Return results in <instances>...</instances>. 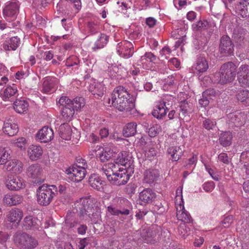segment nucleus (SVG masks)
<instances>
[{
  "instance_id": "nucleus-9",
  "label": "nucleus",
  "mask_w": 249,
  "mask_h": 249,
  "mask_svg": "<svg viewBox=\"0 0 249 249\" xmlns=\"http://www.w3.org/2000/svg\"><path fill=\"white\" fill-rule=\"evenodd\" d=\"M115 164L124 167V169L130 170L131 172L133 169V160L132 154L126 151H123L118 154L117 158L114 160Z\"/></svg>"
},
{
  "instance_id": "nucleus-47",
  "label": "nucleus",
  "mask_w": 249,
  "mask_h": 249,
  "mask_svg": "<svg viewBox=\"0 0 249 249\" xmlns=\"http://www.w3.org/2000/svg\"><path fill=\"white\" fill-rule=\"evenodd\" d=\"M71 105L75 111H78L85 106V101L83 97H77L71 100Z\"/></svg>"
},
{
  "instance_id": "nucleus-33",
  "label": "nucleus",
  "mask_w": 249,
  "mask_h": 249,
  "mask_svg": "<svg viewBox=\"0 0 249 249\" xmlns=\"http://www.w3.org/2000/svg\"><path fill=\"white\" fill-rule=\"evenodd\" d=\"M59 136L62 139L68 141L71 139L72 134L71 126L66 124H62L58 129Z\"/></svg>"
},
{
  "instance_id": "nucleus-58",
  "label": "nucleus",
  "mask_w": 249,
  "mask_h": 249,
  "mask_svg": "<svg viewBox=\"0 0 249 249\" xmlns=\"http://www.w3.org/2000/svg\"><path fill=\"white\" fill-rule=\"evenodd\" d=\"M180 111L183 115L185 116L188 112L189 104L185 100L181 101L179 105Z\"/></svg>"
},
{
  "instance_id": "nucleus-38",
  "label": "nucleus",
  "mask_w": 249,
  "mask_h": 249,
  "mask_svg": "<svg viewBox=\"0 0 249 249\" xmlns=\"http://www.w3.org/2000/svg\"><path fill=\"white\" fill-rule=\"evenodd\" d=\"M28 103L23 100H17L14 103V108L18 113H24L28 108Z\"/></svg>"
},
{
  "instance_id": "nucleus-52",
  "label": "nucleus",
  "mask_w": 249,
  "mask_h": 249,
  "mask_svg": "<svg viewBox=\"0 0 249 249\" xmlns=\"http://www.w3.org/2000/svg\"><path fill=\"white\" fill-rule=\"evenodd\" d=\"M79 60L75 56H71L68 58L66 62V65L67 67H73V69H77L79 64Z\"/></svg>"
},
{
  "instance_id": "nucleus-3",
  "label": "nucleus",
  "mask_w": 249,
  "mask_h": 249,
  "mask_svg": "<svg viewBox=\"0 0 249 249\" xmlns=\"http://www.w3.org/2000/svg\"><path fill=\"white\" fill-rule=\"evenodd\" d=\"M236 66L232 62H228L223 64L219 72H216L213 76V80L221 85H224L232 82L236 75ZM213 80L209 76L203 77V85H210Z\"/></svg>"
},
{
  "instance_id": "nucleus-60",
  "label": "nucleus",
  "mask_w": 249,
  "mask_h": 249,
  "mask_svg": "<svg viewBox=\"0 0 249 249\" xmlns=\"http://www.w3.org/2000/svg\"><path fill=\"white\" fill-rule=\"evenodd\" d=\"M178 232L182 237L185 238L188 235V230L185 223H181L178 228Z\"/></svg>"
},
{
  "instance_id": "nucleus-31",
  "label": "nucleus",
  "mask_w": 249,
  "mask_h": 249,
  "mask_svg": "<svg viewBox=\"0 0 249 249\" xmlns=\"http://www.w3.org/2000/svg\"><path fill=\"white\" fill-rule=\"evenodd\" d=\"M89 182L90 186L94 189L100 191L103 189V181L98 175H91L89 178Z\"/></svg>"
},
{
  "instance_id": "nucleus-13",
  "label": "nucleus",
  "mask_w": 249,
  "mask_h": 249,
  "mask_svg": "<svg viewBox=\"0 0 249 249\" xmlns=\"http://www.w3.org/2000/svg\"><path fill=\"white\" fill-rule=\"evenodd\" d=\"M116 152V149L113 145L109 143L100 147L97 150L96 155L102 161L105 162L113 156Z\"/></svg>"
},
{
  "instance_id": "nucleus-16",
  "label": "nucleus",
  "mask_w": 249,
  "mask_h": 249,
  "mask_svg": "<svg viewBox=\"0 0 249 249\" xmlns=\"http://www.w3.org/2000/svg\"><path fill=\"white\" fill-rule=\"evenodd\" d=\"M166 100L165 98H163L156 103L152 113L154 117L161 119L165 116L168 110V106L171 105L169 102H166Z\"/></svg>"
},
{
  "instance_id": "nucleus-20",
  "label": "nucleus",
  "mask_w": 249,
  "mask_h": 249,
  "mask_svg": "<svg viewBox=\"0 0 249 249\" xmlns=\"http://www.w3.org/2000/svg\"><path fill=\"white\" fill-rule=\"evenodd\" d=\"M36 137L40 142H48L53 139V132L51 128L45 126L38 131Z\"/></svg>"
},
{
  "instance_id": "nucleus-19",
  "label": "nucleus",
  "mask_w": 249,
  "mask_h": 249,
  "mask_svg": "<svg viewBox=\"0 0 249 249\" xmlns=\"http://www.w3.org/2000/svg\"><path fill=\"white\" fill-rule=\"evenodd\" d=\"M219 49L221 53L224 55H229L233 53V45L228 36H224L221 37Z\"/></svg>"
},
{
  "instance_id": "nucleus-56",
  "label": "nucleus",
  "mask_w": 249,
  "mask_h": 249,
  "mask_svg": "<svg viewBox=\"0 0 249 249\" xmlns=\"http://www.w3.org/2000/svg\"><path fill=\"white\" fill-rule=\"evenodd\" d=\"M86 31H88L91 34L96 33L99 30V26L97 23L94 22H89L86 27Z\"/></svg>"
},
{
  "instance_id": "nucleus-44",
  "label": "nucleus",
  "mask_w": 249,
  "mask_h": 249,
  "mask_svg": "<svg viewBox=\"0 0 249 249\" xmlns=\"http://www.w3.org/2000/svg\"><path fill=\"white\" fill-rule=\"evenodd\" d=\"M202 58L199 56L192 67V71L195 74L199 77V80H201L200 76L202 73Z\"/></svg>"
},
{
  "instance_id": "nucleus-8",
  "label": "nucleus",
  "mask_w": 249,
  "mask_h": 249,
  "mask_svg": "<svg viewBox=\"0 0 249 249\" xmlns=\"http://www.w3.org/2000/svg\"><path fill=\"white\" fill-rule=\"evenodd\" d=\"M19 4L17 1L7 2L3 9V15L5 19L9 21L15 19L19 13Z\"/></svg>"
},
{
  "instance_id": "nucleus-25",
  "label": "nucleus",
  "mask_w": 249,
  "mask_h": 249,
  "mask_svg": "<svg viewBox=\"0 0 249 249\" xmlns=\"http://www.w3.org/2000/svg\"><path fill=\"white\" fill-rule=\"evenodd\" d=\"M58 83V79L55 77H46L43 79L42 91L48 93L52 91Z\"/></svg>"
},
{
  "instance_id": "nucleus-10",
  "label": "nucleus",
  "mask_w": 249,
  "mask_h": 249,
  "mask_svg": "<svg viewBox=\"0 0 249 249\" xmlns=\"http://www.w3.org/2000/svg\"><path fill=\"white\" fill-rule=\"evenodd\" d=\"M58 103L60 105L64 106L61 111L63 118L66 121H71L75 111L71 105V100L67 96H62L59 99Z\"/></svg>"
},
{
  "instance_id": "nucleus-62",
  "label": "nucleus",
  "mask_w": 249,
  "mask_h": 249,
  "mask_svg": "<svg viewBox=\"0 0 249 249\" xmlns=\"http://www.w3.org/2000/svg\"><path fill=\"white\" fill-rule=\"evenodd\" d=\"M233 217L231 215H229L226 217L221 222L220 226L223 228H227L230 226L232 222Z\"/></svg>"
},
{
  "instance_id": "nucleus-24",
  "label": "nucleus",
  "mask_w": 249,
  "mask_h": 249,
  "mask_svg": "<svg viewBox=\"0 0 249 249\" xmlns=\"http://www.w3.org/2000/svg\"><path fill=\"white\" fill-rule=\"evenodd\" d=\"M23 216V212L21 210L18 208H13L7 213L6 219L11 223L18 224Z\"/></svg>"
},
{
  "instance_id": "nucleus-51",
  "label": "nucleus",
  "mask_w": 249,
  "mask_h": 249,
  "mask_svg": "<svg viewBox=\"0 0 249 249\" xmlns=\"http://www.w3.org/2000/svg\"><path fill=\"white\" fill-rule=\"evenodd\" d=\"M174 79L172 76L168 77L163 84L162 88L165 91H172L175 88Z\"/></svg>"
},
{
  "instance_id": "nucleus-35",
  "label": "nucleus",
  "mask_w": 249,
  "mask_h": 249,
  "mask_svg": "<svg viewBox=\"0 0 249 249\" xmlns=\"http://www.w3.org/2000/svg\"><path fill=\"white\" fill-rule=\"evenodd\" d=\"M159 175V171L157 170H147L144 174V181L147 183H152L157 180Z\"/></svg>"
},
{
  "instance_id": "nucleus-30",
  "label": "nucleus",
  "mask_w": 249,
  "mask_h": 249,
  "mask_svg": "<svg viewBox=\"0 0 249 249\" xmlns=\"http://www.w3.org/2000/svg\"><path fill=\"white\" fill-rule=\"evenodd\" d=\"M20 44L19 38L13 36L7 39L3 43V48L6 51L16 50Z\"/></svg>"
},
{
  "instance_id": "nucleus-34",
  "label": "nucleus",
  "mask_w": 249,
  "mask_h": 249,
  "mask_svg": "<svg viewBox=\"0 0 249 249\" xmlns=\"http://www.w3.org/2000/svg\"><path fill=\"white\" fill-rule=\"evenodd\" d=\"M17 91V87L15 84L12 86H8L0 92V96L4 101H7L12 96H14Z\"/></svg>"
},
{
  "instance_id": "nucleus-59",
  "label": "nucleus",
  "mask_w": 249,
  "mask_h": 249,
  "mask_svg": "<svg viewBox=\"0 0 249 249\" xmlns=\"http://www.w3.org/2000/svg\"><path fill=\"white\" fill-rule=\"evenodd\" d=\"M73 166L76 167H81L85 170L88 168V164L86 160L82 158H77L75 164Z\"/></svg>"
},
{
  "instance_id": "nucleus-43",
  "label": "nucleus",
  "mask_w": 249,
  "mask_h": 249,
  "mask_svg": "<svg viewBox=\"0 0 249 249\" xmlns=\"http://www.w3.org/2000/svg\"><path fill=\"white\" fill-rule=\"evenodd\" d=\"M237 99L244 105L249 106V91L247 89L238 91L236 94Z\"/></svg>"
},
{
  "instance_id": "nucleus-1",
  "label": "nucleus",
  "mask_w": 249,
  "mask_h": 249,
  "mask_svg": "<svg viewBox=\"0 0 249 249\" xmlns=\"http://www.w3.org/2000/svg\"><path fill=\"white\" fill-rule=\"evenodd\" d=\"M120 111H125L133 113L135 111V100L134 97L129 93L125 88L118 86L114 89L109 103Z\"/></svg>"
},
{
  "instance_id": "nucleus-45",
  "label": "nucleus",
  "mask_w": 249,
  "mask_h": 249,
  "mask_svg": "<svg viewBox=\"0 0 249 249\" xmlns=\"http://www.w3.org/2000/svg\"><path fill=\"white\" fill-rule=\"evenodd\" d=\"M37 219L31 215L26 216L24 219V227L26 229L36 228Z\"/></svg>"
},
{
  "instance_id": "nucleus-4",
  "label": "nucleus",
  "mask_w": 249,
  "mask_h": 249,
  "mask_svg": "<svg viewBox=\"0 0 249 249\" xmlns=\"http://www.w3.org/2000/svg\"><path fill=\"white\" fill-rule=\"evenodd\" d=\"M90 200L87 198H82L75 203V208L82 219L86 220L90 219L94 223L97 222L100 218V212H94L92 206L90 205Z\"/></svg>"
},
{
  "instance_id": "nucleus-61",
  "label": "nucleus",
  "mask_w": 249,
  "mask_h": 249,
  "mask_svg": "<svg viewBox=\"0 0 249 249\" xmlns=\"http://www.w3.org/2000/svg\"><path fill=\"white\" fill-rule=\"evenodd\" d=\"M171 50L168 46L164 47L160 52V53L161 58L167 59L170 53Z\"/></svg>"
},
{
  "instance_id": "nucleus-40",
  "label": "nucleus",
  "mask_w": 249,
  "mask_h": 249,
  "mask_svg": "<svg viewBox=\"0 0 249 249\" xmlns=\"http://www.w3.org/2000/svg\"><path fill=\"white\" fill-rule=\"evenodd\" d=\"M168 153L174 161H178L183 153V150L180 146H172L168 149Z\"/></svg>"
},
{
  "instance_id": "nucleus-22",
  "label": "nucleus",
  "mask_w": 249,
  "mask_h": 249,
  "mask_svg": "<svg viewBox=\"0 0 249 249\" xmlns=\"http://www.w3.org/2000/svg\"><path fill=\"white\" fill-rule=\"evenodd\" d=\"M4 169L14 174H20L23 170V163L18 160H10L4 165Z\"/></svg>"
},
{
  "instance_id": "nucleus-39",
  "label": "nucleus",
  "mask_w": 249,
  "mask_h": 249,
  "mask_svg": "<svg viewBox=\"0 0 249 249\" xmlns=\"http://www.w3.org/2000/svg\"><path fill=\"white\" fill-rule=\"evenodd\" d=\"M108 41V36L104 34H101L94 43V46L92 48L93 50L96 51L104 48Z\"/></svg>"
},
{
  "instance_id": "nucleus-7",
  "label": "nucleus",
  "mask_w": 249,
  "mask_h": 249,
  "mask_svg": "<svg viewBox=\"0 0 249 249\" xmlns=\"http://www.w3.org/2000/svg\"><path fill=\"white\" fill-rule=\"evenodd\" d=\"M15 243L21 249H31L37 245V241L26 233H17L14 235Z\"/></svg>"
},
{
  "instance_id": "nucleus-41",
  "label": "nucleus",
  "mask_w": 249,
  "mask_h": 249,
  "mask_svg": "<svg viewBox=\"0 0 249 249\" xmlns=\"http://www.w3.org/2000/svg\"><path fill=\"white\" fill-rule=\"evenodd\" d=\"M232 135L230 131H226L220 134L219 137V142L223 146H228L231 145Z\"/></svg>"
},
{
  "instance_id": "nucleus-29",
  "label": "nucleus",
  "mask_w": 249,
  "mask_h": 249,
  "mask_svg": "<svg viewBox=\"0 0 249 249\" xmlns=\"http://www.w3.org/2000/svg\"><path fill=\"white\" fill-rule=\"evenodd\" d=\"M156 198V194L150 188L143 190L139 194V199L145 203H151Z\"/></svg>"
},
{
  "instance_id": "nucleus-5",
  "label": "nucleus",
  "mask_w": 249,
  "mask_h": 249,
  "mask_svg": "<svg viewBox=\"0 0 249 249\" xmlns=\"http://www.w3.org/2000/svg\"><path fill=\"white\" fill-rule=\"evenodd\" d=\"M57 188L54 185L43 184L37 190V200L41 205L47 206L57 194Z\"/></svg>"
},
{
  "instance_id": "nucleus-32",
  "label": "nucleus",
  "mask_w": 249,
  "mask_h": 249,
  "mask_svg": "<svg viewBox=\"0 0 249 249\" xmlns=\"http://www.w3.org/2000/svg\"><path fill=\"white\" fill-rule=\"evenodd\" d=\"M141 236L144 242L147 244H154L156 241V235L155 232L148 230L143 229L141 232Z\"/></svg>"
},
{
  "instance_id": "nucleus-57",
  "label": "nucleus",
  "mask_w": 249,
  "mask_h": 249,
  "mask_svg": "<svg viewBox=\"0 0 249 249\" xmlns=\"http://www.w3.org/2000/svg\"><path fill=\"white\" fill-rule=\"evenodd\" d=\"M153 1L154 0H139L136 2L139 9L142 10L146 9Z\"/></svg>"
},
{
  "instance_id": "nucleus-63",
  "label": "nucleus",
  "mask_w": 249,
  "mask_h": 249,
  "mask_svg": "<svg viewBox=\"0 0 249 249\" xmlns=\"http://www.w3.org/2000/svg\"><path fill=\"white\" fill-rule=\"evenodd\" d=\"M216 123L214 121L207 119L203 122V126L206 129H213L215 127Z\"/></svg>"
},
{
  "instance_id": "nucleus-14",
  "label": "nucleus",
  "mask_w": 249,
  "mask_h": 249,
  "mask_svg": "<svg viewBox=\"0 0 249 249\" xmlns=\"http://www.w3.org/2000/svg\"><path fill=\"white\" fill-rule=\"evenodd\" d=\"M247 119V114L244 112L238 111L229 114L227 122L230 124L238 127L244 125Z\"/></svg>"
},
{
  "instance_id": "nucleus-54",
  "label": "nucleus",
  "mask_w": 249,
  "mask_h": 249,
  "mask_svg": "<svg viewBox=\"0 0 249 249\" xmlns=\"http://www.w3.org/2000/svg\"><path fill=\"white\" fill-rule=\"evenodd\" d=\"M156 56L151 52L146 53L144 55L141 57V62L142 64V67L146 68L144 66V64L146 63V59H148V61L151 62L156 60Z\"/></svg>"
},
{
  "instance_id": "nucleus-64",
  "label": "nucleus",
  "mask_w": 249,
  "mask_h": 249,
  "mask_svg": "<svg viewBox=\"0 0 249 249\" xmlns=\"http://www.w3.org/2000/svg\"><path fill=\"white\" fill-rule=\"evenodd\" d=\"M90 239L89 238H84L81 239L78 242V249H84L89 243Z\"/></svg>"
},
{
  "instance_id": "nucleus-23",
  "label": "nucleus",
  "mask_w": 249,
  "mask_h": 249,
  "mask_svg": "<svg viewBox=\"0 0 249 249\" xmlns=\"http://www.w3.org/2000/svg\"><path fill=\"white\" fill-rule=\"evenodd\" d=\"M22 200L23 197L21 196L11 193L6 194L3 198L4 204L10 206L18 205Z\"/></svg>"
},
{
  "instance_id": "nucleus-6",
  "label": "nucleus",
  "mask_w": 249,
  "mask_h": 249,
  "mask_svg": "<svg viewBox=\"0 0 249 249\" xmlns=\"http://www.w3.org/2000/svg\"><path fill=\"white\" fill-rule=\"evenodd\" d=\"M175 205L178 219L183 222V223H189L191 221V216L184 208L182 187H179L176 190Z\"/></svg>"
},
{
  "instance_id": "nucleus-36",
  "label": "nucleus",
  "mask_w": 249,
  "mask_h": 249,
  "mask_svg": "<svg viewBox=\"0 0 249 249\" xmlns=\"http://www.w3.org/2000/svg\"><path fill=\"white\" fill-rule=\"evenodd\" d=\"M137 124L135 122H130L127 124L124 127L123 134L124 137H129L133 136L137 132Z\"/></svg>"
},
{
  "instance_id": "nucleus-15",
  "label": "nucleus",
  "mask_w": 249,
  "mask_h": 249,
  "mask_svg": "<svg viewBox=\"0 0 249 249\" xmlns=\"http://www.w3.org/2000/svg\"><path fill=\"white\" fill-rule=\"evenodd\" d=\"M116 50L121 56L125 58L132 56L134 53L133 44L126 40L119 43L117 45Z\"/></svg>"
},
{
  "instance_id": "nucleus-37",
  "label": "nucleus",
  "mask_w": 249,
  "mask_h": 249,
  "mask_svg": "<svg viewBox=\"0 0 249 249\" xmlns=\"http://www.w3.org/2000/svg\"><path fill=\"white\" fill-rule=\"evenodd\" d=\"M41 173V168L38 164H33L27 169V175L29 177L36 178Z\"/></svg>"
},
{
  "instance_id": "nucleus-50",
  "label": "nucleus",
  "mask_w": 249,
  "mask_h": 249,
  "mask_svg": "<svg viewBox=\"0 0 249 249\" xmlns=\"http://www.w3.org/2000/svg\"><path fill=\"white\" fill-rule=\"evenodd\" d=\"M215 94V91L213 89H208L203 92V107L209 104V100L211 99V97L214 96Z\"/></svg>"
},
{
  "instance_id": "nucleus-12",
  "label": "nucleus",
  "mask_w": 249,
  "mask_h": 249,
  "mask_svg": "<svg viewBox=\"0 0 249 249\" xmlns=\"http://www.w3.org/2000/svg\"><path fill=\"white\" fill-rule=\"evenodd\" d=\"M4 183L6 187L11 191H18L25 187L24 180L19 176H8Z\"/></svg>"
},
{
  "instance_id": "nucleus-21",
  "label": "nucleus",
  "mask_w": 249,
  "mask_h": 249,
  "mask_svg": "<svg viewBox=\"0 0 249 249\" xmlns=\"http://www.w3.org/2000/svg\"><path fill=\"white\" fill-rule=\"evenodd\" d=\"M43 153L42 148L37 144L30 145L27 151V156L32 161H36L39 159L42 156Z\"/></svg>"
},
{
  "instance_id": "nucleus-48",
  "label": "nucleus",
  "mask_w": 249,
  "mask_h": 249,
  "mask_svg": "<svg viewBox=\"0 0 249 249\" xmlns=\"http://www.w3.org/2000/svg\"><path fill=\"white\" fill-rule=\"evenodd\" d=\"M11 142L15 147L19 148L21 150H25L27 145V141L24 137L14 139L12 140Z\"/></svg>"
},
{
  "instance_id": "nucleus-53",
  "label": "nucleus",
  "mask_w": 249,
  "mask_h": 249,
  "mask_svg": "<svg viewBox=\"0 0 249 249\" xmlns=\"http://www.w3.org/2000/svg\"><path fill=\"white\" fill-rule=\"evenodd\" d=\"M8 73V71L5 66L0 64V85H2L3 84H5L8 81V78L6 75Z\"/></svg>"
},
{
  "instance_id": "nucleus-11",
  "label": "nucleus",
  "mask_w": 249,
  "mask_h": 249,
  "mask_svg": "<svg viewBox=\"0 0 249 249\" xmlns=\"http://www.w3.org/2000/svg\"><path fill=\"white\" fill-rule=\"evenodd\" d=\"M67 178L73 182H79L82 180L86 174V170L81 167L74 166L70 167L66 170Z\"/></svg>"
},
{
  "instance_id": "nucleus-55",
  "label": "nucleus",
  "mask_w": 249,
  "mask_h": 249,
  "mask_svg": "<svg viewBox=\"0 0 249 249\" xmlns=\"http://www.w3.org/2000/svg\"><path fill=\"white\" fill-rule=\"evenodd\" d=\"M10 155L9 150L8 148H3L1 151V155L0 157V164L5 165L8 161L7 160Z\"/></svg>"
},
{
  "instance_id": "nucleus-27",
  "label": "nucleus",
  "mask_w": 249,
  "mask_h": 249,
  "mask_svg": "<svg viewBox=\"0 0 249 249\" xmlns=\"http://www.w3.org/2000/svg\"><path fill=\"white\" fill-rule=\"evenodd\" d=\"M2 130L6 135L13 136L18 132V127L16 123L11 120H8L4 122Z\"/></svg>"
},
{
  "instance_id": "nucleus-49",
  "label": "nucleus",
  "mask_w": 249,
  "mask_h": 249,
  "mask_svg": "<svg viewBox=\"0 0 249 249\" xmlns=\"http://www.w3.org/2000/svg\"><path fill=\"white\" fill-rule=\"evenodd\" d=\"M164 128V124L161 126L160 124H154L149 128L148 130V135L151 137H154L160 133L161 132L162 129Z\"/></svg>"
},
{
  "instance_id": "nucleus-17",
  "label": "nucleus",
  "mask_w": 249,
  "mask_h": 249,
  "mask_svg": "<svg viewBox=\"0 0 249 249\" xmlns=\"http://www.w3.org/2000/svg\"><path fill=\"white\" fill-rule=\"evenodd\" d=\"M193 36L194 40V44L196 49H199V45L201 43V37L202 34V21L199 20L192 25Z\"/></svg>"
},
{
  "instance_id": "nucleus-26",
  "label": "nucleus",
  "mask_w": 249,
  "mask_h": 249,
  "mask_svg": "<svg viewBox=\"0 0 249 249\" xmlns=\"http://www.w3.org/2000/svg\"><path fill=\"white\" fill-rule=\"evenodd\" d=\"M89 91L94 95L101 97L104 94V85L95 79H91L89 82Z\"/></svg>"
},
{
  "instance_id": "nucleus-42",
  "label": "nucleus",
  "mask_w": 249,
  "mask_h": 249,
  "mask_svg": "<svg viewBox=\"0 0 249 249\" xmlns=\"http://www.w3.org/2000/svg\"><path fill=\"white\" fill-rule=\"evenodd\" d=\"M240 14L243 18L249 17V0H243L238 5Z\"/></svg>"
},
{
  "instance_id": "nucleus-28",
  "label": "nucleus",
  "mask_w": 249,
  "mask_h": 249,
  "mask_svg": "<svg viewBox=\"0 0 249 249\" xmlns=\"http://www.w3.org/2000/svg\"><path fill=\"white\" fill-rule=\"evenodd\" d=\"M172 36L176 38H178L176 41L175 47L178 48L186 43L185 31L182 29H178L172 33Z\"/></svg>"
},
{
  "instance_id": "nucleus-18",
  "label": "nucleus",
  "mask_w": 249,
  "mask_h": 249,
  "mask_svg": "<svg viewBox=\"0 0 249 249\" xmlns=\"http://www.w3.org/2000/svg\"><path fill=\"white\" fill-rule=\"evenodd\" d=\"M237 77L242 86L249 87V66L242 65L238 69Z\"/></svg>"
},
{
  "instance_id": "nucleus-2",
  "label": "nucleus",
  "mask_w": 249,
  "mask_h": 249,
  "mask_svg": "<svg viewBox=\"0 0 249 249\" xmlns=\"http://www.w3.org/2000/svg\"><path fill=\"white\" fill-rule=\"evenodd\" d=\"M102 170L108 181L115 185H124L129 179L127 173L130 170L119 167L113 162L104 165Z\"/></svg>"
},
{
  "instance_id": "nucleus-46",
  "label": "nucleus",
  "mask_w": 249,
  "mask_h": 249,
  "mask_svg": "<svg viewBox=\"0 0 249 249\" xmlns=\"http://www.w3.org/2000/svg\"><path fill=\"white\" fill-rule=\"evenodd\" d=\"M120 214L128 215L129 214V211L125 209L122 211L113 205H110L107 207V215H119Z\"/></svg>"
}]
</instances>
